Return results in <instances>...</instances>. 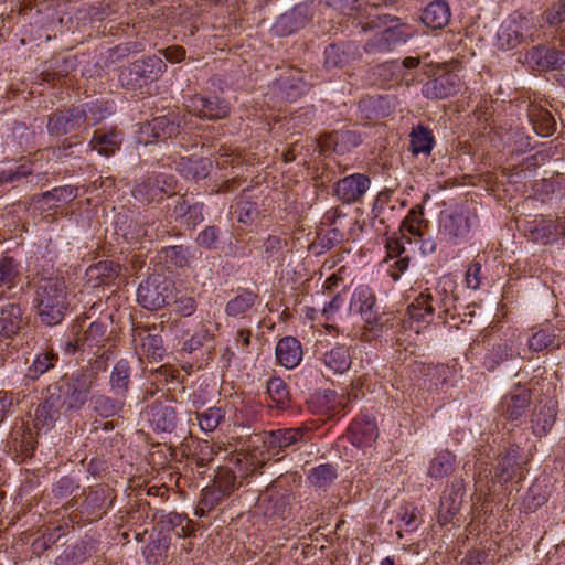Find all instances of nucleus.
<instances>
[{"label": "nucleus", "instance_id": "nucleus-26", "mask_svg": "<svg viewBox=\"0 0 565 565\" xmlns=\"http://www.w3.org/2000/svg\"><path fill=\"white\" fill-rule=\"evenodd\" d=\"M450 17L448 3L444 0H435L427 4L420 19L426 26L433 30H441L449 23Z\"/></svg>", "mask_w": 565, "mask_h": 565}, {"label": "nucleus", "instance_id": "nucleus-25", "mask_svg": "<svg viewBox=\"0 0 565 565\" xmlns=\"http://www.w3.org/2000/svg\"><path fill=\"white\" fill-rule=\"evenodd\" d=\"M82 352L98 353L108 341L107 324L103 321H94L81 333Z\"/></svg>", "mask_w": 565, "mask_h": 565}, {"label": "nucleus", "instance_id": "nucleus-53", "mask_svg": "<svg viewBox=\"0 0 565 565\" xmlns=\"http://www.w3.org/2000/svg\"><path fill=\"white\" fill-rule=\"evenodd\" d=\"M234 213L236 215L237 221L244 225H250L259 216L257 204L244 200H241L236 204Z\"/></svg>", "mask_w": 565, "mask_h": 565}, {"label": "nucleus", "instance_id": "nucleus-54", "mask_svg": "<svg viewBox=\"0 0 565 565\" xmlns=\"http://www.w3.org/2000/svg\"><path fill=\"white\" fill-rule=\"evenodd\" d=\"M213 487L220 490L224 495L230 497L237 488L234 472L228 469L220 470L213 480Z\"/></svg>", "mask_w": 565, "mask_h": 565}, {"label": "nucleus", "instance_id": "nucleus-45", "mask_svg": "<svg viewBox=\"0 0 565 565\" xmlns=\"http://www.w3.org/2000/svg\"><path fill=\"white\" fill-rule=\"evenodd\" d=\"M78 196V189L74 185L56 186L51 191H46L41 195L44 204L53 203L54 206H60L74 201Z\"/></svg>", "mask_w": 565, "mask_h": 565}, {"label": "nucleus", "instance_id": "nucleus-23", "mask_svg": "<svg viewBox=\"0 0 565 565\" xmlns=\"http://www.w3.org/2000/svg\"><path fill=\"white\" fill-rule=\"evenodd\" d=\"M152 329L156 328L148 326L135 328L134 342L136 344L140 342L143 354L156 360L162 356L164 349L162 338L159 334L151 333Z\"/></svg>", "mask_w": 565, "mask_h": 565}, {"label": "nucleus", "instance_id": "nucleus-35", "mask_svg": "<svg viewBox=\"0 0 565 565\" xmlns=\"http://www.w3.org/2000/svg\"><path fill=\"white\" fill-rule=\"evenodd\" d=\"M361 143V137L352 130L332 131L327 139V146H332L334 152L343 154Z\"/></svg>", "mask_w": 565, "mask_h": 565}, {"label": "nucleus", "instance_id": "nucleus-49", "mask_svg": "<svg viewBox=\"0 0 565 565\" xmlns=\"http://www.w3.org/2000/svg\"><path fill=\"white\" fill-rule=\"evenodd\" d=\"M423 226H427V221L424 220V207L422 205H415L409 210L402 222V227L414 237H422Z\"/></svg>", "mask_w": 565, "mask_h": 565}, {"label": "nucleus", "instance_id": "nucleus-44", "mask_svg": "<svg viewBox=\"0 0 565 565\" xmlns=\"http://www.w3.org/2000/svg\"><path fill=\"white\" fill-rule=\"evenodd\" d=\"M217 328L218 326L211 321L203 322L195 333L183 343L182 349L189 353L200 349L214 338L215 330H217Z\"/></svg>", "mask_w": 565, "mask_h": 565}, {"label": "nucleus", "instance_id": "nucleus-20", "mask_svg": "<svg viewBox=\"0 0 565 565\" xmlns=\"http://www.w3.org/2000/svg\"><path fill=\"white\" fill-rule=\"evenodd\" d=\"M563 233L556 221L536 215L532 221V242L547 245L556 242Z\"/></svg>", "mask_w": 565, "mask_h": 565}, {"label": "nucleus", "instance_id": "nucleus-11", "mask_svg": "<svg viewBox=\"0 0 565 565\" xmlns=\"http://www.w3.org/2000/svg\"><path fill=\"white\" fill-rule=\"evenodd\" d=\"M545 386V394L532 411V434L537 436L546 434L552 428L556 416L555 386L551 382Z\"/></svg>", "mask_w": 565, "mask_h": 565}, {"label": "nucleus", "instance_id": "nucleus-30", "mask_svg": "<svg viewBox=\"0 0 565 565\" xmlns=\"http://www.w3.org/2000/svg\"><path fill=\"white\" fill-rule=\"evenodd\" d=\"M22 322V309L19 305L9 303L1 310L0 316V342L11 338L20 330Z\"/></svg>", "mask_w": 565, "mask_h": 565}, {"label": "nucleus", "instance_id": "nucleus-10", "mask_svg": "<svg viewBox=\"0 0 565 565\" xmlns=\"http://www.w3.org/2000/svg\"><path fill=\"white\" fill-rule=\"evenodd\" d=\"M310 434L311 431L307 426L281 428L267 433L263 438V443L268 451L267 459L273 456H279L294 445L306 443Z\"/></svg>", "mask_w": 565, "mask_h": 565}, {"label": "nucleus", "instance_id": "nucleus-32", "mask_svg": "<svg viewBox=\"0 0 565 565\" xmlns=\"http://www.w3.org/2000/svg\"><path fill=\"white\" fill-rule=\"evenodd\" d=\"M530 405V393L523 391L520 394H511L505 396L501 403V413L508 419H519Z\"/></svg>", "mask_w": 565, "mask_h": 565}, {"label": "nucleus", "instance_id": "nucleus-13", "mask_svg": "<svg viewBox=\"0 0 565 565\" xmlns=\"http://www.w3.org/2000/svg\"><path fill=\"white\" fill-rule=\"evenodd\" d=\"M415 32L406 24H399L392 28H387L376 33L365 46L369 53L374 52H390L397 46L405 44L409 39L414 36Z\"/></svg>", "mask_w": 565, "mask_h": 565}, {"label": "nucleus", "instance_id": "nucleus-48", "mask_svg": "<svg viewBox=\"0 0 565 565\" xmlns=\"http://www.w3.org/2000/svg\"><path fill=\"white\" fill-rule=\"evenodd\" d=\"M161 257L166 263L175 267H185L190 263L191 252L183 245L166 246L160 250Z\"/></svg>", "mask_w": 565, "mask_h": 565}, {"label": "nucleus", "instance_id": "nucleus-64", "mask_svg": "<svg viewBox=\"0 0 565 565\" xmlns=\"http://www.w3.org/2000/svg\"><path fill=\"white\" fill-rule=\"evenodd\" d=\"M510 31V28H501L498 33L500 46L504 50L514 49L520 43L519 33L515 30L512 33Z\"/></svg>", "mask_w": 565, "mask_h": 565}, {"label": "nucleus", "instance_id": "nucleus-16", "mask_svg": "<svg viewBox=\"0 0 565 565\" xmlns=\"http://www.w3.org/2000/svg\"><path fill=\"white\" fill-rule=\"evenodd\" d=\"M370 179L365 174L354 173L335 183L334 192L339 200L344 203L359 201L370 188Z\"/></svg>", "mask_w": 565, "mask_h": 565}, {"label": "nucleus", "instance_id": "nucleus-61", "mask_svg": "<svg viewBox=\"0 0 565 565\" xmlns=\"http://www.w3.org/2000/svg\"><path fill=\"white\" fill-rule=\"evenodd\" d=\"M78 486L75 484L74 480L70 477H62L56 483L53 484L52 493L54 498L65 499L71 495Z\"/></svg>", "mask_w": 565, "mask_h": 565}, {"label": "nucleus", "instance_id": "nucleus-14", "mask_svg": "<svg viewBox=\"0 0 565 565\" xmlns=\"http://www.w3.org/2000/svg\"><path fill=\"white\" fill-rule=\"evenodd\" d=\"M186 107L189 113L207 120L225 118L230 113L227 103L215 96L194 95L189 98Z\"/></svg>", "mask_w": 565, "mask_h": 565}, {"label": "nucleus", "instance_id": "nucleus-19", "mask_svg": "<svg viewBox=\"0 0 565 565\" xmlns=\"http://www.w3.org/2000/svg\"><path fill=\"white\" fill-rule=\"evenodd\" d=\"M377 436V427L372 419L358 418L350 425L349 439L358 448L371 447Z\"/></svg>", "mask_w": 565, "mask_h": 565}, {"label": "nucleus", "instance_id": "nucleus-57", "mask_svg": "<svg viewBox=\"0 0 565 565\" xmlns=\"http://www.w3.org/2000/svg\"><path fill=\"white\" fill-rule=\"evenodd\" d=\"M226 498L227 497L224 495L215 487H213V484L205 487L202 490V499H201L202 508H201V510H203L204 508L211 510L214 507L221 504Z\"/></svg>", "mask_w": 565, "mask_h": 565}, {"label": "nucleus", "instance_id": "nucleus-40", "mask_svg": "<svg viewBox=\"0 0 565 565\" xmlns=\"http://www.w3.org/2000/svg\"><path fill=\"white\" fill-rule=\"evenodd\" d=\"M267 394L270 398V407L286 409L289 405V390L280 377H271L267 382Z\"/></svg>", "mask_w": 565, "mask_h": 565}, {"label": "nucleus", "instance_id": "nucleus-52", "mask_svg": "<svg viewBox=\"0 0 565 565\" xmlns=\"http://www.w3.org/2000/svg\"><path fill=\"white\" fill-rule=\"evenodd\" d=\"M512 355V349L507 343H498L487 353L484 358V366L489 371H493L501 362Z\"/></svg>", "mask_w": 565, "mask_h": 565}, {"label": "nucleus", "instance_id": "nucleus-22", "mask_svg": "<svg viewBox=\"0 0 565 565\" xmlns=\"http://www.w3.org/2000/svg\"><path fill=\"white\" fill-rule=\"evenodd\" d=\"M34 164L29 160L8 161L0 163V186L4 184L17 185L32 175Z\"/></svg>", "mask_w": 565, "mask_h": 565}, {"label": "nucleus", "instance_id": "nucleus-8", "mask_svg": "<svg viewBox=\"0 0 565 565\" xmlns=\"http://www.w3.org/2000/svg\"><path fill=\"white\" fill-rule=\"evenodd\" d=\"M281 483V479L278 478L257 499L256 507L266 518L284 520L289 515L291 494L287 489H282Z\"/></svg>", "mask_w": 565, "mask_h": 565}, {"label": "nucleus", "instance_id": "nucleus-5", "mask_svg": "<svg viewBox=\"0 0 565 565\" xmlns=\"http://www.w3.org/2000/svg\"><path fill=\"white\" fill-rule=\"evenodd\" d=\"M174 296L173 281L160 274L149 276L137 290L138 302L148 310H158L168 306Z\"/></svg>", "mask_w": 565, "mask_h": 565}, {"label": "nucleus", "instance_id": "nucleus-59", "mask_svg": "<svg viewBox=\"0 0 565 565\" xmlns=\"http://www.w3.org/2000/svg\"><path fill=\"white\" fill-rule=\"evenodd\" d=\"M342 397L338 395V393L333 390H324L316 395L317 403L326 408L327 412H337V406L341 404Z\"/></svg>", "mask_w": 565, "mask_h": 565}, {"label": "nucleus", "instance_id": "nucleus-37", "mask_svg": "<svg viewBox=\"0 0 565 565\" xmlns=\"http://www.w3.org/2000/svg\"><path fill=\"white\" fill-rule=\"evenodd\" d=\"M456 456L450 451L438 452L429 462L427 475L433 479L448 477L455 470Z\"/></svg>", "mask_w": 565, "mask_h": 565}, {"label": "nucleus", "instance_id": "nucleus-47", "mask_svg": "<svg viewBox=\"0 0 565 565\" xmlns=\"http://www.w3.org/2000/svg\"><path fill=\"white\" fill-rule=\"evenodd\" d=\"M226 411L221 406H212L202 413H196L200 428L205 433L214 431L225 419Z\"/></svg>", "mask_w": 565, "mask_h": 565}, {"label": "nucleus", "instance_id": "nucleus-41", "mask_svg": "<svg viewBox=\"0 0 565 565\" xmlns=\"http://www.w3.org/2000/svg\"><path fill=\"white\" fill-rule=\"evenodd\" d=\"M147 129L151 131L154 140H166L179 134V124L170 116H160L152 119Z\"/></svg>", "mask_w": 565, "mask_h": 565}, {"label": "nucleus", "instance_id": "nucleus-28", "mask_svg": "<svg viewBox=\"0 0 565 565\" xmlns=\"http://www.w3.org/2000/svg\"><path fill=\"white\" fill-rule=\"evenodd\" d=\"M122 138L121 134L115 129L105 131L97 129L89 142L93 150H96L99 154L109 157L119 150Z\"/></svg>", "mask_w": 565, "mask_h": 565}, {"label": "nucleus", "instance_id": "nucleus-50", "mask_svg": "<svg viewBox=\"0 0 565 565\" xmlns=\"http://www.w3.org/2000/svg\"><path fill=\"white\" fill-rule=\"evenodd\" d=\"M207 166H210V162L203 159H182L179 163L178 170L186 179L199 180L207 175Z\"/></svg>", "mask_w": 565, "mask_h": 565}, {"label": "nucleus", "instance_id": "nucleus-7", "mask_svg": "<svg viewBox=\"0 0 565 565\" xmlns=\"http://www.w3.org/2000/svg\"><path fill=\"white\" fill-rule=\"evenodd\" d=\"M350 311L360 315L365 328L375 337L383 330V315L376 306V296L373 289L366 285L358 286L351 296Z\"/></svg>", "mask_w": 565, "mask_h": 565}, {"label": "nucleus", "instance_id": "nucleus-33", "mask_svg": "<svg viewBox=\"0 0 565 565\" xmlns=\"http://www.w3.org/2000/svg\"><path fill=\"white\" fill-rule=\"evenodd\" d=\"M131 369L126 360H119L110 374L109 384L116 396L126 398L130 385Z\"/></svg>", "mask_w": 565, "mask_h": 565}, {"label": "nucleus", "instance_id": "nucleus-42", "mask_svg": "<svg viewBox=\"0 0 565 565\" xmlns=\"http://www.w3.org/2000/svg\"><path fill=\"white\" fill-rule=\"evenodd\" d=\"M76 67L75 58H55L50 63L49 68L42 71L43 81L55 82L66 77Z\"/></svg>", "mask_w": 565, "mask_h": 565}, {"label": "nucleus", "instance_id": "nucleus-55", "mask_svg": "<svg viewBox=\"0 0 565 565\" xmlns=\"http://www.w3.org/2000/svg\"><path fill=\"white\" fill-rule=\"evenodd\" d=\"M220 228L210 225L202 230L196 236V244L207 250L215 249L220 238Z\"/></svg>", "mask_w": 565, "mask_h": 565}, {"label": "nucleus", "instance_id": "nucleus-4", "mask_svg": "<svg viewBox=\"0 0 565 565\" xmlns=\"http://www.w3.org/2000/svg\"><path fill=\"white\" fill-rule=\"evenodd\" d=\"M166 70L167 65L160 56H146L121 67L118 79L122 87L138 89L157 81Z\"/></svg>", "mask_w": 565, "mask_h": 565}, {"label": "nucleus", "instance_id": "nucleus-17", "mask_svg": "<svg viewBox=\"0 0 565 565\" xmlns=\"http://www.w3.org/2000/svg\"><path fill=\"white\" fill-rule=\"evenodd\" d=\"M148 419L156 429L171 433L177 427V412L169 401H154L148 409Z\"/></svg>", "mask_w": 565, "mask_h": 565}, {"label": "nucleus", "instance_id": "nucleus-56", "mask_svg": "<svg viewBox=\"0 0 565 565\" xmlns=\"http://www.w3.org/2000/svg\"><path fill=\"white\" fill-rule=\"evenodd\" d=\"M18 274V266L13 258L3 257L0 259V287L2 285L11 287Z\"/></svg>", "mask_w": 565, "mask_h": 565}, {"label": "nucleus", "instance_id": "nucleus-58", "mask_svg": "<svg viewBox=\"0 0 565 565\" xmlns=\"http://www.w3.org/2000/svg\"><path fill=\"white\" fill-rule=\"evenodd\" d=\"M532 199L545 202L555 191V183L551 179L542 178L540 181H535L532 184Z\"/></svg>", "mask_w": 565, "mask_h": 565}, {"label": "nucleus", "instance_id": "nucleus-6", "mask_svg": "<svg viewBox=\"0 0 565 565\" xmlns=\"http://www.w3.org/2000/svg\"><path fill=\"white\" fill-rule=\"evenodd\" d=\"M476 222L477 215L466 207L443 212L439 221L438 237L447 244L457 245L468 237Z\"/></svg>", "mask_w": 565, "mask_h": 565}, {"label": "nucleus", "instance_id": "nucleus-1", "mask_svg": "<svg viewBox=\"0 0 565 565\" xmlns=\"http://www.w3.org/2000/svg\"><path fill=\"white\" fill-rule=\"evenodd\" d=\"M95 383L96 374L81 369L49 385L46 397L35 412V427L50 428L62 414L81 411L88 402Z\"/></svg>", "mask_w": 565, "mask_h": 565}, {"label": "nucleus", "instance_id": "nucleus-51", "mask_svg": "<svg viewBox=\"0 0 565 565\" xmlns=\"http://www.w3.org/2000/svg\"><path fill=\"white\" fill-rule=\"evenodd\" d=\"M162 522L174 531L178 537H186L194 531L192 521L185 514L170 512Z\"/></svg>", "mask_w": 565, "mask_h": 565}, {"label": "nucleus", "instance_id": "nucleus-46", "mask_svg": "<svg viewBox=\"0 0 565 565\" xmlns=\"http://www.w3.org/2000/svg\"><path fill=\"white\" fill-rule=\"evenodd\" d=\"M58 361V355L51 351L39 353L28 367L26 376L31 380H38L49 370L53 369Z\"/></svg>", "mask_w": 565, "mask_h": 565}, {"label": "nucleus", "instance_id": "nucleus-15", "mask_svg": "<svg viewBox=\"0 0 565 565\" xmlns=\"http://www.w3.org/2000/svg\"><path fill=\"white\" fill-rule=\"evenodd\" d=\"M465 486L461 479H455L451 484L443 492L439 502L438 518L443 524L451 523L454 518L460 511Z\"/></svg>", "mask_w": 565, "mask_h": 565}, {"label": "nucleus", "instance_id": "nucleus-29", "mask_svg": "<svg viewBox=\"0 0 565 565\" xmlns=\"http://www.w3.org/2000/svg\"><path fill=\"white\" fill-rule=\"evenodd\" d=\"M322 362L327 370L333 374H342L351 366L352 360L349 348L337 344L322 355Z\"/></svg>", "mask_w": 565, "mask_h": 565}, {"label": "nucleus", "instance_id": "nucleus-3", "mask_svg": "<svg viewBox=\"0 0 565 565\" xmlns=\"http://www.w3.org/2000/svg\"><path fill=\"white\" fill-rule=\"evenodd\" d=\"M107 108L99 104H86L56 110L49 117L47 131L52 136H64L81 128L97 125L106 116Z\"/></svg>", "mask_w": 565, "mask_h": 565}, {"label": "nucleus", "instance_id": "nucleus-21", "mask_svg": "<svg viewBox=\"0 0 565 565\" xmlns=\"http://www.w3.org/2000/svg\"><path fill=\"white\" fill-rule=\"evenodd\" d=\"M532 62L539 71H565V52L539 45L532 49Z\"/></svg>", "mask_w": 565, "mask_h": 565}, {"label": "nucleus", "instance_id": "nucleus-39", "mask_svg": "<svg viewBox=\"0 0 565 565\" xmlns=\"http://www.w3.org/2000/svg\"><path fill=\"white\" fill-rule=\"evenodd\" d=\"M407 316L411 322L429 324L433 321L431 305L427 303L425 292H419L407 306Z\"/></svg>", "mask_w": 565, "mask_h": 565}, {"label": "nucleus", "instance_id": "nucleus-43", "mask_svg": "<svg viewBox=\"0 0 565 565\" xmlns=\"http://www.w3.org/2000/svg\"><path fill=\"white\" fill-rule=\"evenodd\" d=\"M337 468L330 463H322L312 468L308 480L312 487L326 490L337 479Z\"/></svg>", "mask_w": 565, "mask_h": 565}, {"label": "nucleus", "instance_id": "nucleus-18", "mask_svg": "<svg viewBox=\"0 0 565 565\" xmlns=\"http://www.w3.org/2000/svg\"><path fill=\"white\" fill-rule=\"evenodd\" d=\"M460 77L455 73H446L428 81L423 86V95L430 99H444L457 94L460 89Z\"/></svg>", "mask_w": 565, "mask_h": 565}, {"label": "nucleus", "instance_id": "nucleus-12", "mask_svg": "<svg viewBox=\"0 0 565 565\" xmlns=\"http://www.w3.org/2000/svg\"><path fill=\"white\" fill-rule=\"evenodd\" d=\"M425 298L428 305H431V316L438 311V318L443 322H447L448 318L456 317L457 296L454 294L452 284L450 281L439 284L434 289H425Z\"/></svg>", "mask_w": 565, "mask_h": 565}, {"label": "nucleus", "instance_id": "nucleus-27", "mask_svg": "<svg viewBox=\"0 0 565 565\" xmlns=\"http://www.w3.org/2000/svg\"><path fill=\"white\" fill-rule=\"evenodd\" d=\"M358 55L354 43L330 44L324 50V65L327 68L343 67Z\"/></svg>", "mask_w": 565, "mask_h": 565}, {"label": "nucleus", "instance_id": "nucleus-60", "mask_svg": "<svg viewBox=\"0 0 565 565\" xmlns=\"http://www.w3.org/2000/svg\"><path fill=\"white\" fill-rule=\"evenodd\" d=\"M556 348L555 335L546 330H539L532 334V351H542L547 348Z\"/></svg>", "mask_w": 565, "mask_h": 565}, {"label": "nucleus", "instance_id": "nucleus-38", "mask_svg": "<svg viewBox=\"0 0 565 565\" xmlns=\"http://www.w3.org/2000/svg\"><path fill=\"white\" fill-rule=\"evenodd\" d=\"M92 405L95 413L103 418H109L118 415L125 406L124 397H110L107 395H96L92 397Z\"/></svg>", "mask_w": 565, "mask_h": 565}, {"label": "nucleus", "instance_id": "nucleus-36", "mask_svg": "<svg viewBox=\"0 0 565 565\" xmlns=\"http://www.w3.org/2000/svg\"><path fill=\"white\" fill-rule=\"evenodd\" d=\"M556 129V121L552 114L542 105L532 103V130L537 135L551 136Z\"/></svg>", "mask_w": 565, "mask_h": 565}, {"label": "nucleus", "instance_id": "nucleus-62", "mask_svg": "<svg viewBox=\"0 0 565 565\" xmlns=\"http://www.w3.org/2000/svg\"><path fill=\"white\" fill-rule=\"evenodd\" d=\"M543 20L550 25L565 22V3L558 2L544 12Z\"/></svg>", "mask_w": 565, "mask_h": 565}, {"label": "nucleus", "instance_id": "nucleus-2", "mask_svg": "<svg viewBox=\"0 0 565 565\" xmlns=\"http://www.w3.org/2000/svg\"><path fill=\"white\" fill-rule=\"evenodd\" d=\"M34 302L41 321L47 326L60 323L68 307L63 277H42L36 286Z\"/></svg>", "mask_w": 565, "mask_h": 565}, {"label": "nucleus", "instance_id": "nucleus-63", "mask_svg": "<svg viewBox=\"0 0 565 565\" xmlns=\"http://www.w3.org/2000/svg\"><path fill=\"white\" fill-rule=\"evenodd\" d=\"M118 266L111 262H99L94 267L89 268L90 275H96L104 281L105 278H111L118 275Z\"/></svg>", "mask_w": 565, "mask_h": 565}, {"label": "nucleus", "instance_id": "nucleus-31", "mask_svg": "<svg viewBox=\"0 0 565 565\" xmlns=\"http://www.w3.org/2000/svg\"><path fill=\"white\" fill-rule=\"evenodd\" d=\"M257 300L258 295L256 292L244 289L227 301L225 312L228 317H244L255 306Z\"/></svg>", "mask_w": 565, "mask_h": 565}, {"label": "nucleus", "instance_id": "nucleus-9", "mask_svg": "<svg viewBox=\"0 0 565 565\" xmlns=\"http://www.w3.org/2000/svg\"><path fill=\"white\" fill-rule=\"evenodd\" d=\"M177 181L173 175L154 174L140 181L132 190L134 198L145 204L160 202L164 196L175 193Z\"/></svg>", "mask_w": 565, "mask_h": 565}, {"label": "nucleus", "instance_id": "nucleus-24", "mask_svg": "<svg viewBox=\"0 0 565 565\" xmlns=\"http://www.w3.org/2000/svg\"><path fill=\"white\" fill-rule=\"evenodd\" d=\"M277 362L286 369L296 367L302 360V348L294 337L280 339L276 345Z\"/></svg>", "mask_w": 565, "mask_h": 565}, {"label": "nucleus", "instance_id": "nucleus-34", "mask_svg": "<svg viewBox=\"0 0 565 565\" xmlns=\"http://www.w3.org/2000/svg\"><path fill=\"white\" fill-rule=\"evenodd\" d=\"M411 139V151L414 156L418 154H425L428 156L435 145V139L433 136V132L427 127H424L422 125L417 126L416 128H413L412 132L409 134Z\"/></svg>", "mask_w": 565, "mask_h": 565}]
</instances>
